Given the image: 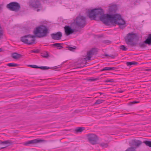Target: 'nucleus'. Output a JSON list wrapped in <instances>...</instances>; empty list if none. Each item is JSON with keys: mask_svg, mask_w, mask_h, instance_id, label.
<instances>
[{"mask_svg": "<svg viewBox=\"0 0 151 151\" xmlns=\"http://www.w3.org/2000/svg\"><path fill=\"white\" fill-rule=\"evenodd\" d=\"M6 8L10 11L18 12L21 9L20 4L16 2H12L7 4Z\"/></svg>", "mask_w": 151, "mask_h": 151, "instance_id": "nucleus-8", "label": "nucleus"}, {"mask_svg": "<svg viewBox=\"0 0 151 151\" xmlns=\"http://www.w3.org/2000/svg\"><path fill=\"white\" fill-rule=\"evenodd\" d=\"M103 14L102 9H92L91 11L88 10V16L91 20H95L96 16L99 17V15H101Z\"/></svg>", "mask_w": 151, "mask_h": 151, "instance_id": "nucleus-6", "label": "nucleus"}, {"mask_svg": "<svg viewBox=\"0 0 151 151\" xmlns=\"http://www.w3.org/2000/svg\"><path fill=\"white\" fill-rule=\"evenodd\" d=\"M125 151H136L135 150V148L134 147H131L128 148Z\"/></svg>", "mask_w": 151, "mask_h": 151, "instance_id": "nucleus-31", "label": "nucleus"}, {"mask_svg": "<svg viewBox=\"0 0 151 151\" xmlns=\"http://www.w3.org/2000/svg\"><path fill=\"white\" fill-rule=\"evenodd\" d=\"M29 66L30 67L35 68H39V67L35 65H29Z\"/></svg>", "mask_w": 151, "mask_h": 151, "instance_id": "nucleus-36", "label": "nucleus"}, {"mask_svg": "<svg viewBox=\"0 0 151 151\" xmlns=\"http://www.w3.org/2000/svg\"><path fill=\"white\" fill-rule=\"evenodd\" d=\"M116 69V68L115 67H106L104 68L103 69L101 70V71H103L104 70H114Z\"/></svg>", "mask_w": 151, "mask_h": 151, "instance_id": "nucleus-19", "label": "nucleus"}, {"mask_svg": "<svg viewBox=\"0 0 151 151\" xmlns=\"http://www.w3.org/2000/svg\"><path fill=\"white\" fill-rule=\"evenodd\" d=\"M41 56L44 58H47L49 56L47 52H45L44 53H42Z\"/></svg>", "mask_w": 151, "mask_h": 151, "instance_id": "nucleus-24", "label": "nucleus"}, {"mask_svg": "<svg viewBox=\"0 0 151 151\" xmlns=\"http://www.w3.org/2000/svg\"><path fill=\"white\" fill-rule=\"evenodd\" d=\"M72 24L81 28H83L86 24V17L83 16H79L76 18Z\"/></svg>", "mask_w": 151, "mask_h": 151, "instance_id": "nucleus-3", "label": "nucleus"}, {"mask_svg": "<svg viewBox=\"0 0 151 151\" xmlns=\"http://www.w3.org/2000/svg\"><path fill=\"white\" fill-rule=\"evenodd\" d=\"M145 42L149 45H151V34L149 35L145 41Z\"/></svg>", "mask_w": 151, "mask_h": 151, "instance_id": "nucleus-18", "label": "nucleus"}, {"mask_svg": "<svg viewBox=\"0 0 151 151\" xmlns=\"http://www.w3.org/2000/svg\"><path fill=\"white\" fill-rule=\"evenodd\" d=\"M119 48L121 50L123 51H126L127 49L124 45H122L119 47Z\"/></svg>", "mask_w": 151, "mask_h": 151, "instance_id": "nucleus-33", "label": "nucleus"}, {"mask_svg": "<svg viewBox=\"0 0 151 151\" xmlns=\"http://www.w3.org/2000/svg\"><path fill=\"white\" fill-rule=\"evenodd\" d=\"M85 129L83 127H77L75 129V131L76 133L80 132H82Z\"/></svg>", "mask_w": 151, "mask_h": 151, "instance_id": "nucleus-21", "label": "nucleus"}, {"mask_svg": "<svg viewBox=\"0 0 151 151\" xmlns=\"http://www.w3.org/2000/svg\"><path fill=\"white\" fill-rule=\"evenodd\" d=\"M63 44L61 43H54L52 45L53 46L56 47H57L58 49H60L62 48H63V47L61 45Z\"/></svg>", "mask_w": 151, "mask_h": 151, "instance_id": "nucleus-20", "label": "nucleus"}, {"mask_svg": "<svg viewBox=\"0 0 151 151\" xmlns=\"http://www.w3.org/2000/svg\"><path fill=\"white\" fill-rule=\"evenodd\" d=\"M88 139L89 142L93 145L97 144L99 140L98 136L94 134H89L87 135Z\"/></svg>", "mask_w": 151, "mask_h": 151, "instance_id": "nucleus-9", "label": "nucleus"}, {"mask_svg": "<svg viewBox=\"0 0 151 151\" xmlns=\"http://www.w3.org/2000/svg\"><path fill=\"white\" fill-rule=\"evenodd\" d=\"M39 68H40L42 70H46L50 69V68L49 67L47 66H40L39 67Z\"/></svg>", "mask_w": 151, "mask_h": 151, "instance_id": "nucleus-34", "label": "nucleus"}, {"mask_svg": "<svg viewBox=\"0 0 151 151\" xmlns=\"http://www.w3.org/2000/svg\"><path fill=\"white\" fill-rule=\"evenodd\" d=\"M123 92H124V91H118V92L119 93H122Z\"/></svg>", "mask_w": 151, "mask_h": 151, "instance_id": "nucleus-44", "label": "nucleus"}, {"mask_svg": "<svg viewBox=\"0 0 151 151\" xmlns=\"http://www.w3.org/2000/svg\"><path fill=\"white\" fill-rule=\"evenodd\" d=\"M115 17L116 22L115 23H113V24H116L118 25L119 23H122L123 21L125 22V21L122 18L121 15L119 14H115Z\"/></svg>", "mask_w": 151, "mask_h": 151, "instance_id": "nucleus-14", "label": "nucleus"}, {"mask_svg": "<svg viewBox=\"0 0 151 151\" xmlns=\"http://www.w3.org/2000/svg\"><path fill=\"white\" fill-rule=\"evenodd\" d=\"M142 143L141 141L136 139L132 140L129 143L131 146H139Z\"/></svg>", "mask_w": 151, "mask_h": 151, "instance_id": "nucleus-15", "label": "nucleus"}, {"mask_svg": "<svg viewBox=\"0 0 151 151\" xmlns=\"http://www.w3.org/2000/svg\"><path fill=\"white\" fill-rule=\"evenodd\" d=\"M151 70V69H146L145 70H147V71H148V70Z\"/></svg>", "mask_w": 151, "mask_h": 151, "instance_id": "nucleus-48", "label": "nucleus"}, {"mask_svg": "<svg viewBox=\"0 0 151 151\" xmlns=\"http://www.w3.org/2000/svg\"><path fill=\"white\" fill-rule=\"evenodd\" d=\"M104 55L107 58H108L109 56V55L108 54H105Z\"/></svg>", "mask_w": 151, "mask_h": 151, "instance_id": "nucleus-43", "label": "nucleus"}, {"mask_svg": "<svg viewBox=\"0 0 151 151\" xmlns=\"http://www.w3.org/2000/svg\"><path fill=\"white\" fill-rule=\"evenodd\" d=\"M1 5H0V9H1Z\"/></svg>", "mask_w": 151, "mask_h": 151, "instance_id": "nucleus-50", "label": "nucleus"}, {"mask_svg": "<svg viewBox=\"0 0 151 151\" xmlns=\"http://www.w3.org/2000/svg\"><path fill=\"white\" fill-rule=\"evenodd\" d=\"M104 101L102 99H98L96 101V102L95 103V104H99L103 103Z\"/></svg>", "mask_w": 151, "mask_h": 151, "instance_id": "nucleus-28", "label": "nucleus"}, {"mask_svg": "<svg viewBox=\"0 0 151 151\" xmlns=\"http://www.w3.org/2000/svg\"><path fill=\"white\" fill-rule=\"evenodd\" d=\"M103 14L99 15V17L100 20L106 25H110V23H112L116 22L115 18V14L111 15L107 14L106 15L104 14V12L103 10Z\"/></svg>", "mask_w": 151, "mask_h": 151, "instance_id": "nucleus-1", "label": "nucleus"}, {"mask_svg": "<svg viewBox=\"0 0 151 151\" xmlns=\"http://www.w3.org/2000/svg\"><path fill=\"white\" fill-rule=\"evenodd\" d=\"M30 52H34V50H32Z\"/></svg>", "mask_w": 151, "mask_h": 151, "instance_id": "nucleus-49", "label": "nucleus"}, {"mask_svg": "<svg viewBox=\"0 0 151 151\" xmlns=\"http://www.w3.org/2000/svg\"><path fill=\"white\" fill-rule=\"evenodd\" d=\"M0 142L1 144H4L5 145V146L4 147H1V149L4 148L11 144V142H9L8 140L4 141H1Z\"/></svg>", "mask_w": 151, "mask_h": 151, "instance_id": "nucleus-17", "label": "nucleus"}, {"mask_svg": "<svg viewBox=\"0 0 151 151\" xmlns=\"http://www.w3.org/2000/svg\"><path fill=\"white\" fill-rule=\"evenodd\" d=\"M22 55L17 52H14L12 55V57L15 59H18L22 57Z\"/></svg>", "mask_w": 151, "mask_h": 151, "instance_id": "nucleus-16", "label": "nucleus"}, {"mask_svg": "<svg viewBox=\"0 0 151 151\" xmlns=\"http://www.w3.org/2000/svg\"><path fill=\"white\" fill-rule=\"evenodd\" d=\"M39 52V51L38 50L36 49L35 50H34V53H37Z\"/></svg>", "mask_w": 151, "mask_h": 151, "instance_id": "nucleus-42", "label": "nucleus"}, {"mask_svg": "<svg viewBox=\"0 0 151 151\" xmlns=\"http://www.w3.org/2000/svg\"><path fill=\"white\" fill-rule=\"evenodd\" d=\"M85 65H84L83 66H81V67H77V68H83V67H84L85 66Z\"/></svg>", "mask_w": 151, "mask_h": 151, "instance_id": "nucleus-45", "label": "nucleus"}, {"mask_svg": "<svg viewBox=\"0 0 151 151\" xmlns=\"http://www.w3.org/2000/svg\"><path fill=\"white\" fill-rule=\"evenodd\" d=\"M115 8L116 7L114 6H110L109 9V11L110 12H115L116 11L115 9Z\"/></svg>", "mask_w": 151, "mask_h": 151, "instance_id": "nucleus-30", "label": "nucleus"}, {"mask_svg": "<svg viewBox=\"0 0 151 151\" xmlns=\"http://www.w3.org/2000/svg\"><path fill=\"white\" fill-rule=\"evenodd\" d=\"M28 4L30 7L34 9H37V12L40 11L42 9L41 4L39 0H30Z\"/></svg>", "mask_w": 151, "mask_h": 151, "instance_id": "nucleus-7", "label": "nucleus"}, {"mask_svg": "<svg viewBox=\"0 0 151 151\" xmlns=\"http://www.w3.org/2000/svg\"><path fill=\"white\" fill-rule=\"evenodd\" d=\"M52 39L54 40H59L61 39L62 33L60 32H58L56 33H52L51 34Z\"/></svg>", "mask_w": 151, "mask_h": 151, "instance_id": "nucleus-13", "label": "nucleus"}, {"mask_svg": "<svg viewBox=\"0 0 151 151\" xmlns=\"http://www.w3.org/2000/svg\"><path fill=\"white\" fill-rule=\"evenodd\" d=\"M99 93L100 95H101L103 93H101V92H99V93Z\"/></svg>", "mask_w": 151, "mask_h": 151, "instance_id": "nucleus-47", "label": "nucleus"}, {"mask_svg": "<svg viewBox=\"0 0 151 151\" xmlns=\"http://www.w3.org/2000/svg\"><path fill=\"white\" fill-rule=\"evenodd\" d=\"M7 65L9 66V67H17L19 66L18 64H17L13 63H8Z\"/></svg>", "mask_w": 151, "mask_h": 151, "instance_id": "nucleus-26", "label": "nucleus"}, {"mask_svg": "<svg viewBox=\"0 0 151 151\" xmlns=\"http://www.w3.org/2000/svg\"><path fill=\"white\" fill-rule=\"evenodd\" d=\"M44 141H45L44 140L39 139H37L25 142L24 143V145L25 146H28L31 144H35L38 143L44 142Z\"/></svg>", "mask_w": 151, "mask_h": 151, "instance_id": "nucleus-10", "label": "nucleus"}, {"mask_svg": "<svg viewBox=\"0 0 151 151\" xmlns=\"http://www.w3.org/2000/svg\"><path fill=\"white\" fill-rule=\"evenodd\" d=\"M114 81L113 79H111L110 80H108L106 81L105 82H112Z\"/></svg>", "mask_w": 151, "mask_h": 151, "instance_id": "nucleus-40", "label": "nucleus"}, {"mask_svg": "<svg viewBox=\"0 0 151 151\" xmlns=\"http://www.w3.org/2000/svg\"><path fill=\"white\" fill-rule=\"evenodd\" d=\"M98 80L97 78H90L88 79V81H95Z\"/></svg>", "mask_w": 151, "mask_h": 151, "instance_id": "nucleus-37", "label": "nucleus"}, {"mask_svg": "<svg viewBox=\"0 0 151 151\" xmlns=\"http://www.w3.org/2000/svg\"><path fill=\"white\" fill-rule=\"evenodd\" d=\"M111 41L109 40H105L103 41V43L105 44H110L111 43Z\"/></svg>", "mask_w": 151, "mask_h": 151, "instance_id": "nucleus-38", "label": "nucleus"}, {"mask_svg": "<svg viewBox=\"0 0 151 151\" xmlns=\"http://www.w3.org/2000/svg\"><path fill=\"white\" fill-rule=\"evenodd\" d=\"M146 43H145V41L144 42L140 43L139 44V46L141 47H145L146 46Z\"/></svg>", "mask_w": 151, "mask_h": 151, "instance_id": "nucleus-29", "label": "nucleus"}, {"mask_svg": "<svg viewBox=\"0 0 151 151\" xmlns=\"http://www.w3.org/2000/svg\"><path fill=\"white\" fill-rule=\"evenodd\" d=\"M125 22H124L123 21L122 23V24H118V25L119 26V27L122 29H123L125 27V26H124V25L125 24Z\"/></svg>", "mask_w": 151, "mask_h": 151, "instance_id": "nucleus-23", "label": "nucleus"}, {"mask_svg": "<svg viewBox=\"0 0 151 151\" xmlns=\"http://www.w3.org/2000/svg\"><path fill=\"white\" fill-rule=\"evenodd\" d=\"M125 151H136L135 150V148L134 147H131L128 148Z\"/></svg>", "mask_w": 151, "mask_h": 151, "instance_id": "nucleus-32", "label": "nucleus"}, {"mask_svg": "<svg viewBox=\"0 0 151 151\" xmlns=\"http://www.w3.org/2000/svg\"><path fill=\"white\" fill-rule=\"evenodd\" d=\"M36 37L35 35H28L24 36L21 38V41L25 44L28 45H32L35 43Z\"/></svg>", "mask_w": 151, "mask_h": 151, "instance_id": "nucleus-4", "label": "nucleus"}, {"mask_svg": "<svg viewBox=\"0 0 151 151\" xmlns=\"http://www.w3.org/2000/svg\"><path fill=\"white\" fill-rule=\"evenodd\" d=\"M138 63L135 62H127L126 63L128 66H130L133 65H137Z\"/></svg>", "mask_w": 151, "mask_h": 151, "instance_id": "nucleus-22", "label": "nucleus"}, {"mask_svg": "<svg viewBox=\"0 0 151 151\" xmlns=\"http://www.w3.org/2000/svg\"><path fill=\"white\" fill-rule=\"evenodd\" d=\"M143 142L145 143L146 145L151 147V141L146 140L144 141Z\"/></svg>", "mask_w": 151, "mask_h": 151, "instance_id": "nucleus-25", "label": "nucleus"}, {"mask_svg": "<svg viewBox=\"0 0 151 151\" xmlns=\"http://www.w3.org/2000/svg\"><path fill=\"white\" fill-rule=\"evenodd\" d=\"M66 48H68L70 51H73L76 49V47L74 46L73 47H72L70 46H67Z\"/></svg>", "mask_w": 151, "mask_h": 151, "instance_id": "nucleus-27", "label": "nucleus"}, {"mask_svg": "<svg viewBox=\"0 0 151 151\" xmlns=\"http://www.w3.org/2000/svg\"><path fill=\"white\" fill-rule=\"evenodd\" d=\"M137 37L136 33L133 32L128 33L124 37L125 41L127 45H130L132 46H135L136 43L133 42L134 39Z\"/></svg>", "mask_w": 151, "mask_h": 151, "instance_id": "nucleus-5", "label": "nucleus"}, {"mask_svg": "<svg viewBox=\"0 0 151 151\" xmlns=\"http://www.w3.org/2000/svg\"><path fill=\"white\" fill-rule=\"evenodd\" d=\"M139 102V101H134L133 102H131L130 103L131 104H135L136 103H138Z\"/></svg>", "mask_w": 151, "mask_h": 151, "instance_id": "nucleus-41", "label": "nucleus"}, {"mask_svg": "<svg viewBox=\"0 0 151 151\" xmlns=\"http://www.w3.org/2000/svg\"><path fill=\"white\" fill-rule=\"evenodd\" d=\"M49 33L48 29L43 25L37 27L33 31L34 34L38 38L45 37Z\"/></svg>", "mask_w": 151, "mask_h": 151, "instance_id": "nucleus-2", "label": "nucleus"}, {"mask_svg": "<svg viewBox=\"0 0 151 151\" xmlns=\"http://www.w3.org/2000/svg\"><path fill=\"white\" fill-rule=\"evenodd\" d=\"M100 145L103 147H107L108 146V145L107 143L103 142L100 144Z\"/></svg>", "mask_w": 151, "mask_h": 151, "instance_id": "nucleus-35", "label": "nucleus"}, {"mask_svg": "<svg viewBox=\"0 0 151 151\" xmlns=\"http://www.w3.org/2000/svg\"><path fill=\"white\" fill-rule=\"evenodd\" d=\"M117 56V55H109V57H111V58H114L116 57Z\"/></svg>", "mask_w": 151, "mask_h": 151, "instance_id": "nucleus-39", "label": "nucleus"}, {"mask_svg": "<svg viewBox=\"0 0 151 151\" xmlns=\"http://www.w3.org/2000/svg\"><path fill=\"white\" fill-rule=\"evenodd\" d=\"M2 49L1 48H0V52H2Z\"/></svg>", "mask_w": 151, "mask_h": 151, "instance_id": "nucleus-46", "label": "nucleus"}, {"mask_svg": "<svg viewBox=\"0 0 151 151\" xmlns=\"http://www.w3.org/2000/svg\"><path fill=\"white\" fill-rule=\"evenodd\" d=\"M64 28L65 34L67 36L69 35L76 31L75 29H72L69 26H65Z\"/></svg>", "mask_w": 151, "mask_h": 151, "instance_id": "nucleus-11", "label": "nucleus"}, {"mask_svg": "<svg viewBox=\"0 0 151 151\" xmlns=\"http://www.w3.org/2000/svg\"><path fill=\"white\" fill-rule=\"evenodd\" d=\"M97 50L95 48H92L87 53V57L85 58L86 60H90L93 55L95 54Z\"/></svg>", "mask_w": 151, "mask_h": 151, "instance_id": "nucleus-12", "label": "nucleus"}]
</instances>
